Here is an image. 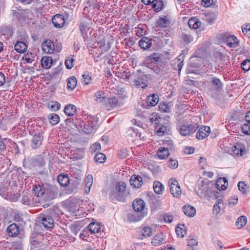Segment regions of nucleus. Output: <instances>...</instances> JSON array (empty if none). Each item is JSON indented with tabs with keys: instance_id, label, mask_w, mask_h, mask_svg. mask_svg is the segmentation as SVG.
Masks as SVG:
<instances>
[{
	"instance_id": "nucleus-1",
	"label": "nucleus",
	"mask_w": 250,
	"mask_h": 250,
	"mask_svg": "<svg viewBox=\"0 0 250 250\" xmlns=\"http://www.w3.org/2000/svg\"><path fill=\"white\" fill-rule=\"evenodd\" d=\"M129 192L126 189V184L123 181L118 182L115 188L110 192L109 198L112 201L117 200L125 202L129 195Z\"/></svg>"
},
{
	"instance_id": "nucleus-2",
	"label": "nucleus",
	"mask_w": 250,
	"mask_h": 250,
	"mask_svg": "<svg viewBox=\"0 0 250 250\" xmlns=\"http://www.w3.org/2000/svg\"><path fill=\"white\" fill-rule=\"evenodd\" d=\"M98 120L96 117L89 116L85 119V121L78 125V128H80L85 134H90L95 130L98 125Z\"/></svg>"
},
{
	"instance_id": "nucleus-3",
	"label": "nucleus",
	"mask_w": 250,
	"mask_h": 250,
	"mask_svg": "<svg viewBox=\"0 0 250 250\" xmlns=\"http://www.w3.org/2000/svg\"><path fill=\"white\" fill-rule=\"evenodd\" d=\"M132 206L134 210L137 212L134 214V216H137L134 221L141 220L146 215L145 202L141 199H136L133 202Z\"/></svg>"
},
{
	"instance_id": "nucleus-4",
	"label": "nucleus",
	"mask_w": 250,
	"mask_h": 250,
	"mask_svg": "<svg viewBox=\"0 0 250 250\" xmlns=\"http://www.w3.org/2000/svg\"><path fill=\"white\" fill-rule=\"evenodd\" d=\"M160 60V55L157 53H153L151 55L146 57L143 63L146 67L152 69L154 72L159 74L161 73V69L155 65Z\"/></svg>"
},
{
	"instance_id": "nucleus-5",
	"label": "nucleus",
	"mask_w": 250,
	"mask_h": 250,
	"mask_svg": "<svg viewBox=\"0 0 250 250\" xmlns=\"http://www.w3.org/2000/svg\"><path fill=\"white\" fill-rule=\"evenodd\" d=\"M198 127L197 124L194 123L188 125L187 123H184L180 124L177 128L181 135L186 136L194 133Z\"/></svg>"
},
{
	"instance_id": "nucleus-6",
	"label": "nucleus",
	"mask_w": 250,
	"mask_h": 250,
	"mask_svg": "<svg viewBox=\"0 0 250 250\" xmlns=\"http://www.w3.org/2000/svg\"><path fill=\"white\" fill-rule=\"evenodd\" d=\"M148 78L147 75L142 72L140 70H137V78L133 81L134 85L137 88H146L147 86Z\"/></svg>"
},
{
	"instance_id": "nucleus-7",
	"label": "nucleus",
	"mask_w": 250,
	"mask_h": 250,
	"mask_svg": "<svg viewBox=\"0 0 250 250\" xmlns=\"http://www.w3.org/2000/svg\"><path fill=\"white\" fill-rule=\"evenodd\" d=\"M170 192L174 197L178 198L181 194V188L175 179L171 178L169 180Z\"/></svg>"
},
{
	"instance_id": "nucleus-8",
	"label": "nucleus",
	"mask_w": 250,
	"mask_h": 250,
	"mask_svg": "<svg viewBox=\"0 0 250 250\" xmlns=\"http://www.w3.org/2000/svg\"><path fill=\"white\" fill-rule=\"evenodd\" d=\"M58 194V189L52 186H46L43 197L46 200H50L55 198Z\"/></svg>"
},
{
	"instance_id": "nucleus-9",
	"label": "nucleus",
	"mask_w": 250,
	"mask_h": 250,
	"mask_svg": "<svg viewBox=\"0 0 250 250\" xmlns=\"http://www.w3.org/2000/svg\"><path fill=\"white\" fill-rule=\"evenodd\" d=\"M40 218L41 219L42 224L44 228L49 229L53 227L54 221L51 216L41 214Z\"/></svg>"
},
{
	"instance_id": "nucleus-10",
	"label": "nucleus",
	"mask_w": 250,
	"mask_h": 250,
	"mask_svg": "<svg viewBox=\"0 0 250 250\" xmlns=\"http://www.w3.org/2000/svg\"><path fill=\"white\" fill-rule=\"evenodd\" d=\"M43 139V138L42 133L39 132L35 134L31 140V147L34 149L39 148L42 145Z\"/></svg>"
},
{
	"instance_id": "nucleus-11",
	"label": "nucleus",
	"mask_w": 250,
	"mask_h": 250,
	"mask_svg": "<svg viewBox=\"0 0 250 250\" xmlns=\"http://www.w3.org/2000/svg\"><path fill=\"white\" fill-rule=\"evenodd\" d=\"M42 50L46 54H52L55 50L54 44L51 41L47 40L42 44Z\"/></svg>"
},
{
	"instance_id": "nucleus-12",
	"label": "nucleus",
	"mask_w": 250,
	"mask_h": 250,
	"mask_svg": "<svg viewBox=\"0 0 250 250\" xmlns=\"http://www.w3.org/2000/svg\"><path fill=\"white\" fill-rule=\"evenodd\" d=\"M158 121V119L157 117H156L154 119V121L155 122V131L158 136H162L167 133V129L166 126L160 122H157Z\"/></svg>"
},
{
	"instance_id": "nucleus-13",
	"label": "nucleus",
	"mask_w": 250,
	"mask_h": 250,
	"mask_svg": "<svg viewBox=\"0 0 250 250\" xmlns=\"http://www.w3.org/2000/svg\"><path fill=\"white\" fill-rule=\"evenodd\" d=\"M121 105V104L115 96L108 98L106 104V108L109 110L120 107Z\"/></svg>"
},
{
	"instance_id": "nucleus-14",
	"label": "nucleus",
	"mask_w": 250,
	"mask_h": 250,
	"mask_svg": "<svg viewBox=\"0 0 250 250\" xmlns=\"http://www.w3.org/2000/svg\"><path fill=\"white\" fill-rule=\"evenodd\" d=\"M52 21L54 26L57 28L62 27L65 23L64 18L61 14L54 15L52 19Z\"/></svg>"
},
{
	"instance_id": "nucleus-15",
	"label": "nucleus",
	"mask_w": 250,
	"mask_h": 250,
	"mask_svg": "<svg viewBox=\"0 0 250 250\" xmlns=\"http://www.w3.org/2000/svg\"><path fill=\"white\" fill-rule=\"evenodd\" d=\"M225 42L230 48H236L239 45V40L234 36H229L225 39Z\"/></svg>"
},
{
	"instance_id": "nucleus-16",
	"label": "nucleus",
	"mask_w": 250,
	"mask_h": 250,
	"mask_svg": "<svg viewBox=\"0 0 250 250\" xmlns=\"http://www.w3.org/2000/svg\"><path fill=\"white\" fill-rule=\"evenodd\" d=\"M7 231L9 236L15 237L19 234L20 228L17 224L13 223L8 227Z\"/></svg>"
},
{
	"instance_id": "nucleus-17",
	"label": "nucleus",
	"mask_w": 250,
	"mask_h": 250,
	"mask_svg": "<svg viewBox=\"0 0 250 250\" xmlns=\"http://www.w3.org/2000/svg\"><path fill=\"white\" fill-rule=\"evenodd\" d=\"M130 183L134 188H139L143 184L142 178L139 175H132L130 179Z\"/></svg>"
},
{
	"instance_id": "nucleus-18",
	"label": "nucleus",
	"mask_w": 250,
	"mask_h": 250,
	"mask_svg": "<svg viewBox=\"0 0 250 250\" xmlns=\"http://www.w3.org/2000/svg\"><path fill=\"white\" fill-rule=\"evenodd\" d=\"M166 242V237L163 233L156 234L152 240L151 243L154 246H158Z\"/></svg>"
},
{
	"instance_id": "nucleus-19",
	"label": "nucleus",
	"mask_w": 250,
	"mask_h": 250,
	"mask_svg": "<svg viewBox=\"0 0 250 250\" xmlns=\"http://www.w3.org/2000/svg\"><path fill=\"white\" fill-rule=\"evenodd\" d=\"M210 131V128L209 126H204L199 129L196 133V138L201 140L205 138L208 136Z\"/></svg>"
},
{
	"instance_id": "nucleus-20",
	"label": "nucleus",
	"mask_w": 250,
	"mask_h": 250,
	"mask_svg": "<svg viewBox=\"0 0 250 250\" xmlns=\"http://www.w3.org/2000/svg\"><path fill=\"white\" fill-rule=\"evenodd\" d=\"M45 187L46 186H44L43 184H37L35 185L33 188L35 195L38 197L43 196Z\"/></svg>"
},
{
	"instance_id": "nucleus-21",
	"label": "nucleus",
	"mask_w": 250,
	"mask_h": 250,
	"mask_svg": "<svg viewBox=\"0 0 250 250\" xmlns=\"http://www.w3.org/2000/svg\"><path fill=\"white\" fill-rule=\"evenodd\" d=\"M15 50L19 53H23L27 49V45L23 41H18L14 45Z\"/></svg>"
},
{
	"instance_id": "nucleus-22",
	"label": "nucleus",
	"mask_w": 250,
	"mask_h": 250,
	"mask_svg": "<svg viewBox=\"0 0 250 250\" xmlns=\"http://www.w3.org/2000/svg\"><path fill=\"white\" fill-rule=\"evenodd\" d=\"M151 44V39L146 37H143L139 42L140 46L144 50L149 48Z\"/></svg>"
},
{
	"instance_id": "nucleus-23",
	"label": "nucleus",
	"mask_w": 250,
	"mask_h": 250,
	"mask_svg": "<svg viewBox=\"0 0 250 250\" xmlns=\"http://www.w3.org/2000/svg\"><path fill=\"white\" fill-rule=\"evenodd\" d=\"M184 214L188 217H192L196 214L195 208L191 206L186 205L183 207Z\"/></svg>"
},
{
	"instance_id": "nucleus-24",
	"label": "nucleus",
	"mask_w": 250,
	"mask_h": 250,
	"mask_svg": "<svg viewBox=\"0 0 250 250\" xmlns=\"http://www.w3.org/2000/svg\"><path fill=\"white\" fill-rule=\"evenodd\" d=\"M228 186V182L226 178H220L216 182V188L219 190H225Z\"/></svg>"
},
{
	"instance_id": "nucleus-25",
	"label": "nucleus",
	"mask_w": 250,
	"mask_h": 250,
	"mask_svg": "<svg viewBox=\"0 0 250 250\" xmlns=\"http://www.w3.org/2000/svg\"><path fill=\"white\" fill-rule=\"evenodd\" d=\"M0 34L9 38L12 36L13 32L10 26L3 25L0 27Z\"/></svg>"
},
{
	"instance_id": "nucleus-26",
	"label": "nucleus",
	"mask_w": 250,
	"mask_h": 250,
	"mask_svg": "<svg viewBox=\"0 0 250 250\" xmlns=\"http://www.w3.org/2000/svg\"><path fill=\"white\" fill-rule=\"evenodd\" d=\"M158 96L156 94L149 95L146 98V103L148 106H155L158 104Z\"/></svg>"
},
{
	"instance_id": "nucleus-27",
	"label": "nucleus",
	"mask_w": 250,
	"mask_h": 250,
	"mask_svg": "<svg viewBox=\"0 0 250 250\" xmlns=\"http://www.w3.org/2000/svg\"><path fill=\"white\" fill-rule=\"evenodd\" d=\"M57 179L60 185L64 187L67 186L70 183V179L67 174H60Z\"/></svg>"
},
{
	"instance_id": "nucleus-28",
	"label": "nucleus",
	"mask_w": 250,
	"mask_h": 250,
	"mask_svg": "<svg viewBox=\"0 0 250 250\" xmlns=\"http://www.w3.org/2000/svg\"><path fill=\"white\" fill-rule=\"evenodd\" d=\"M41 64L43 68H49L52 64V59L50 56H44L41 60Z\"/></svg>"
},
{
	"instance_id": "nucleus-29",
	"label": "nucleus",
	"mask_w": 250,
	"mask_h": 250,
	"mask_svg": "<svg viewBox=\"0 0 250 250\" xmlns=\"http://www.w3.org/2000/svg\"><path fill=\"white\" fill-rule=\"evenodd\" d=\"M92 183L93 176L91 174H89L86 176L84 182V190L87 194L89 192Z\"/></svg>"
},
{
	"instance_id": "nucleus-30",
	"label": "nucleus",
	"mask_w": 250,
	"mask_h": 250,
	"mask_svg": "<svg viewBox=\"0 0 250 250\" xmlns=\"http://www.w3.org/2000/svg\"><path fill=\"white\" fill-rule=\"evenodd\" d=\"M193 37L190 33H182L181 41L185 44H189L193 41Z\"/></svg>"
},
{
	"instance_id": "nucleus-31",
	"label": "nucleus",
	"mask_w": 250,
	"mask_h": 250,
	"mask_svg": "<svg viewBox=\"0 0 250 250\" xmlns=\"http://www.w3.org/2000/svg\"><path fill=\"white\" fill-rule=\"evenodd\" d=\"M76 109L77 108L74 105L70 104L65 107L64 112L67 116H72L76 113Z\"/></svg>"
},
{
	"instance_id": "nucleus-32",
	"label": "nucleus",
	"mask_w": 250,
	"mask_h": 250,
	"mask_svg": "<svg viewBox=\"0 0 250 250\" xmlns=\"http://www.w3.org/2000/svg\"><path fill=\"white\" fill-rule=\"evenodd\" d=\"M153 189L156 194H162L164 190V186L159 181H154L153 183Z\"/></svg>"
},
{
	"instance_id": "nucleus-33",
	"label": "nucleus",
	"mask_w": 250,
	"mask_h": 250,
	"mask_svg": "<svg viewBox=\"0 0 250 250\" xmlns=\"http://www.w3.org/2000/svg\"><path fill=\"white\" fill-rule=\"evenodd\" d=\"M186 229V228L184 225H178L175 229V231L177 236L181 238L184 237L187 233Z\"/></svg>"
},
{
	"instance_id": "nucleus-34",
	"label": "nucleus",
	"mask_w": 250,
	"mask_h": 250,
	"mask_svg": "<svg viewBox=\"0 0 250 250\" xmlns=\"http://www.w3.org/2000/svg\"><path fill=\"white\" fill-rule=\"evenodd\" d=\"M157 154L159 158L164 159L168 156L169 153L167 148L161 147L159 148Z\"/></svg>"
},
{
	"instance_id": "nucleus-35",
	"label": "nucleus",
	"mask_w": 250,
	"mask_h": 250,
	"mask_svg": "<svg viewBox=\"0 0 250 250\" xmlns=\"http://www.w3.org/2000/svg\"><path fill=\"white\" fill-rule=\"evenodd\" d=\"M88 228L91 233H96L99 232L101 229V227L98 223L91 222L88 225Z\"/></svg>"
},
{
	"instance_id": "nucleus-36",
	"label": "nucleus",
	"mask_w": 250,
	"mask_h": 250,
	"mask_svg": "<svg viewBox=\"0 0 250 250\" xmlns=\"http://www.w3.org/2000/svg\"><path fill=\"white\" fill-rule=\"evenodd\" d=\"M172 66L174 69L178 71V74H179L183 66V60H181L180 59H175L172 63Z\"/></svg>"
},
{
	"instance_id": "nucleus-37",
	"label": "nucleus",
	"mask_w": 250,
	"mask_h": 250,
	"mask_svg": "<svg viewBox=\"0 0 250 250\" xmlns=\"http://www.w3.org/2000/svg\"><path fill=\"white\" fill-rule=\"evenodd\" d=\"M151 4H152L153 9L156 12L162 10L164 6L162 0H154V1Z\"/></svg>"
},
{
	"instance_id": "nucleus-38",
	"label": "nucleus",
	"mask_w": 250,
	"mask_h": 250,
	"mask_svg": "<svg viewBox=\"0 0 250 250\" xmlns=\"http://www.w3.org/2000/svg\"><path fill=\"white\" fill-rule=\"evenodd\" d=\"M188 25L190 28L196 29L199 27L200 22L198 21L197 19L193 18L189 20Z\"/></svg>"
},
{
	"instance_id": "nucleus-39",
	"label": "nucleus",
	"mask_w": 250,
	"mask_h": 250,
	"mask_svg": "<svg viewBox=\"0 0 250 250\" xmlns=\"http://www.w3.org/2000/svg\"><path fill=\"white\" fill-rule=\"evenodd\" d=\"M210 83L214 90H218L222 88V84L221 81L217 78H212Z\"/></svg>"
},
{
	"instance_id": "nucleus-40",
	"label": "nucleus",
	"mask_w": 250,
	"mask_h": 250,
	"mask_svg": "<svg viewBox=\"0 0 250 250\" xmlns=\"http://www.w3.org/2000/svg\"><path fill=\"white\" fill-rule=\"evenodd\" d=\"M244 150L243 146L241 144H237L232 147V151L235 155L237 156L242 155Z\"/></svg>"
},
{
	"instance_id": "nucleus-41",
	"label": "nucleus",
	"mask_w": 250,
	"mask_h": 250,
	"mask_svg": "<svg viewBox=\"0 0 250 250\" xmlns=\"http://www.w3.org/2000/svg\"><path fill=\"white\" fill-rule=\"evenodd\" d=\"M77 79L74 76L70 77L68 80L67 88L71 90L74 89L77 85Z\"/></svg>"
},
{
	"instance_id": "nucleus-42",
	"label": "nucleus",
	"mask_w": 250,
	"mask_h": 250,
	"mask_svg": "<svg viewBox=\"0 0 250 250\" xmlns=\"http://www.w3.org/2000/svg\"><path fill=\"white\" fill-rule=\"evenodd\" d=\"M247 221V217L245 216H241L237 219L235 224L238 228H241L244 227L246 225Z\"/></svg>"
},
{
	"instance_id": "nucleus-43",
	"label": "nucleus",
	"mask_w": 250,
	"mask_h": 250,
	"mask_svg": "<svg viewBox=\"0 0 250 250\" xmlns=\"http://www.w3.org/2000/svg\"><path fill=\"white\" fill-rule=\"evenodd\" d=\"M94 159L96 163L102 164L105 162L106 156L102 153H98L95 155Z\"/></svg>"
},
{
	"instance_id": "nucleus-44",
	"label": "nucleus",
	"mask_w": 250,
	"mask_h": 250,
	"mask_svg": "<svg viewBox=\"0 0 250 250\" xmlns=\"http://www.w3.org/2000/svg\"><path fill=\"white\" fill-rule=\"evenodd\" d=\"M49 122L52 125H56L60 122V117L56 114H50L48 116Z\"/></svg>"
},
{
	"instance_id": "nucleus-45",
	"label": "nucleus",
	"mask_w": 250,
	"mask_h": 250,
	"mask_svg": "<svg viewBox=\"0 0 250 250\" xmlns=\"http://www.w3.org/2000/svg\"><path fill=\"white\" fill-rule=\"evenodd\" d=\"M79 29L82 35L86 34L87 32L89 30L88 27V23L84 21H81L79 25Z\"/></svg>"
},
{
	"instance_id": "nucleus-46",
	"label": "nucleus",
	"mask_w": 250,
	"mask_h": 250,
	"mask_svg": "<svg viewBox=\"0 0 250 250\" xmlns=\"http://www.w3.org/2000/svg\"><path fill=\"white\" fill-rule=\"evenodd\" d=\"M48 106L50 109L55 111L60 109L61 104L57 102L51 101L48 103Z\"/></svg>"
},
{
	"instance_id": "nucleus-47",
	"label": "nucleus",
	"mask_w": 250,
	"mask_h": 250,
	"mask_svg": "<svg viewBox=\"0 0 250 250\" xmlns=\"http://www.w3.org/2000/svg\"><path fill=\"white\" fill-rule=\"evenodd\" d=\"M141 232L145 237H148L151 235L152 229L149 227H145L141 230Z\"/></svg>"
},
{
	"instance_id": "nucleus-48",
	"label": "nucleus",
	"mask_w": 250,
	"mask_h": 250,
	"mask_svg": "<svg viewBox=\"0 0 250 250\" xmlns=\"http://www.w3.org/2000/svg\"><path fill=\"white\" fill-rule=\"evenodd\" d=\"M158 24L160 27H165L169 24V21L167 19L166 17H160L157 21Z\"/></svg>"
},
{
	"instance_id": "nucleus-49",
	"label": "nucleus",
	"mask_w": 250,
	"mask_h": 250,
	"mask_svg": "<svg viewBox=\"0 0 250 250\" xmlns=\"http://www.w3.org/2000/svg\"><path fill=\"white\" fill-rule=\"evenodd\" d=\"M74 59L72 57H68L65 61V65L67 69L72 68L74 65Z\"/></svg>"
},
{
	"instance_id": "nucleus-50",
	"label": "nucleus",
	"mask_w": 250,
	"mask_h": 250,
	"mask_svg": "<svg viewBox=\"0 0 250 250\" xmlns=\"http://www.w3.org/2000/svg\"><path fill=\"white\" fill-rule=\"evenodd\" d=\"M95 97L96 101L102 103L104 99V93L102 91H98L95 94Z\"/></svg>"
},
{
	"instance_id": "nucleus-51",
	"label": "nucleus",
	"mask_w": 250,
	"mask_h": 250,
	"mask_svg": "<svg viewBox=\"0 0 250 250\" xmlns=\"http://www.w3.org/2000/svg\"><path fill=\"white\" fill-rule=\"evenodd\" d=\"M12 250H22V243L20 241H14L12 243Z\"/></svg>"
},
{
	"instance_id": "nucleus-52",
	"label": "nucleus",
	"mask_w": 250,
	"mask_h": 250,
	"mask_svg": "<svg viewBox=\"0 0 250 250\" xmlns=\"http://www.w3.org/2000/svg\"><path fill=\"white\" fill-rule=\"evenodd\" d=\"M238 187L239 190L243 193H246L248 188V187L243 181H241L238 183Z\"/></svg>"
},
{
	"instance_id": "nucleus-53",
	"label": "nucleus",
	"mask_w": 250,
	"mask_h": 250,
	"mask_svg": "<svg viewBox=\"0 0 250 250\" xmlns=\"http://www.w3.org/2000/svg\"><path fill=\"white\" fill-rule=\"evenodd\" d=\"M242 69L245 71H248L250 69V60H245L241 63Z\"/></svg>"
},
{
	"instance_id": "nucleus-54",
	"label": "nucleus",
	"mask_w": 250,
	"mask_h": 250,
	"mask_svg": "<svg viewBox=\"0 0 250 250\" xmlns=\"http://www.w3.org/2000/svg\"><path fill=\"white\" fill-rule=\"evenodd\" d=\"M242 30L244 35L250 38V23L243 26Z\"/></svg>"
},
{
	"instance_id": "nucleus-55",
	"label": "nucleus",
	"mask_w": 250,
	"mask_h": 250,
	"mask_svg": "<svg viewBox=\"0 0 250 250\" xmlns=\"http://www.w3.org/2000/svg\"><path fill=\"white\" fill-rule=\"evenodd\" d=\"M101 149V145L99 143H96L92 145L90 148V152L93 153L96 152L97 150Z\"/></svg>"
},
{
	"instance_id": "nucleus-56",
	"label": "nucleus",
	"mask_w": 250,
	"mask_h": 250,
	"mask_svg": "<svg viewBox=\"0 0 250 250\" xmlns=\"http://www.w3.org/2000/svg\"><path fill=\"white\" fill-rule=\"evenodd\" d=\"M242 131L245 134H250V123L245 124L242 127Z\"/></svg>"
},
{
	"instance_id": "nucleus-57",
	"label": "nucleus",
	"mask_w": 250,
	"mask_h": 250,
	"mask_svg": "<svg viewBox=\"0 0 250 250\" xmlns=\"http://www.w3.org/2000/svg\"><path fill=\"white\" fill-rule=\"evenodd\" d=\"M178 166V162L176 160L170 159L168 162V166L172 168H176Z\"/></svg>"
},
{
	"instance_id": "nucleus-58",
	"label": "nucleus",
	"mask_w": 250,
	"mask_h": 250,
	"mask_svg": "<svg viewBox=\"0 0 250 250\" xmlns=\"http://www.w3.org/2000/svg\"><path fill=\"white\" fill-rule=\"evenodd\" d=\"M13 218L14 221L16 222H21L23 220L22 215L19 211L14 213Z\"/></svg>"
},
{
	"instance_id": "nucleus-59",
	"label": "nucleus",
	"mask_w": 250,
	"mask_h": 250,
	"mask_svg": "<svg viewBox=\"0 0 250 250\" xmlns=\"http://www.w3.org/2000/svg\"><path fill=\"white\" fill-rule=\"evenodd\" d=\"M70 230L75 235H77L80 230V229L77 225L73 224L70 226Z\"/></svg>"
},
{
	"instance_id": "nucleus-60",
	"label": "nucleus",
	"mask_w": 250,
	"mask_h": 250,
	"mask_svg": "<svg viewBox=\"0 0 250 250\" xmlns=\"http://www.w3.org/2000/svg\"><path fill=\"white\" fill-rule=\"evenodd\" d=\"M228 201L229 205H235L238 201V197L237 196H233L229 199Z\"/></svg>"
},
{
	"instance_id": "nucleus-61",
	"label": "nucleus",
	"mask_w": 250,
	"mask_h": 250,
	"mask_svg": "<svg viewBox=\"0 0 250 250\" xmlns=\"http://www.w3.org/2000/svg\"><path fill=\"white\" fill-rule=\"evenodd\" d=\"M187 243L188 246L192 247L197 244V241L196 239L190 238L188 239Z\"/></svg>"
},
{
	"instance_id": "nucleus-62",
	"label": "nucleus",
	"mask_w": 250,
	"mask_h": 250,
	"mask_svg": "<svg viewBox=\"0 0 250 250\" xmlns=\"http://www.w3.org/2000/svg\"><path fill=\"white\" fill-rule=\"evenodd\" d=\"M213 3V0H202V4L205 7H208Z\"/></svg>"
},
{
	"instance_id": "nucleus-63",
	"label": "nucleus",
	"mask_w": 250,
	"mask_h": 250,
	"mask_svg": "<svg viewBox=\"0 0 250 250\" xmlns=\"http://www.w3.org/2000/svg\"><path fill=\"white\" fill-rule=\"evenodd\" d=\"M194 148L191 146L185 147L184 148V152L187 154H191L194 153Z\"/></svg>"
},
{
	"instance_id": "nucleus-64",
	"label": "nucleus",
	"mask_w": 250,
	"mask_h": 250,
	"mask_svg": "<svg viewBox=\"0 0 250 250\" xmlns=\"http://www.w3.org/2000/svg\"><path fill=\"white\" fill-rule=\"evenodd\" d=\"M118 155L122 159L125 158L127 155L125 149H122L118 151Z\"/></svg>"
}]
</instances>
